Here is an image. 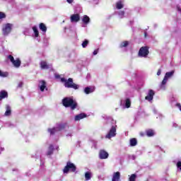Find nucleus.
I'll return each instance as SVG.
<instances>
[{"label":"nucleus","mask_w":181,"mask_h":181,"mask_svg":"<svg viewBox=\"0 0 181 181\" xmlns=\"http://www.w3.org/2000/svg\"><path fill=\"white\" fill-rule=\"evenodd\" d=\"M107 125L110 127L105 138L106 139H111L117 136V122L111 118L107 119Z\"/></svg>","instance_id":"nucleus-1"},{"label":"nucleus","mask_w":181,"mask_h":181,"mask_svg":"<svg viewBox=\"0 0 181 181\" xmlns=\"http://www.w3.org/2000/svg\"><path fill=\"white\" fill-rule=\"evenodd\" d=\"M62 105L66 108L70 107L71 110H76L77 108V102L74 101V99L71 97H66L62 100Z\"/></svg>","instance_id":"nucleus-2"},{"label":"nucleus","mask_w":181,"mask_h":181,"mask_svg":"<svg viewBox=\"0 0 181 181\" xmlns=\"http://www.w3.org/2000/svg\"><path fill=\"white\" fill-rule=\"evenodd\" d=\"M61 81L62 83H64V86L66 88H74V90H78L80 88V86L74 83L71 78H69L68 80L65 78H62Z\"/></svg>","instance_id":"nucleus-3"},{"label":"nucleus","mask_w":181,"mask_h":181,"mask_svg":"<svg viewBox=\"0 0 181 181\" xmlns=\"http://www.w3.org/2000/svg\"><path fill=\"white\" fill-rule=\"evenodd\" d=\"M67 127H69L67 123H61L56 127L48 129V132L50 134V135H54L55 134H57V132L62 131V129L67 128Z\"/></svg>","instance_id":"nucleus-4"},{"label":"nucleus","mask_w":181,"mask_h":181,"mask_svg":"<svg viewBox=\"0 0 181 181\" xmlns=\"http://www.w3.org/2000/svg\"><path fill=\"white\" fill-rule=\"evenodd\" d=\"M175 74V71H171L169 72H167L165 74V76L160 85V88H161V90H165L166 88V83H168V81L169 80V78H170L171 77H173V75Z\"/></svg>","instance_id":"nucleus-5"},{"label":"nucleus","mask_w":181,"mask_h":181,"mask_svg":"<svg viewBox=\"0 0 181 181\" xmlns=\"http://www.w3.org/2000/svg\"><path fill=\"white\" fill-rule=\"evenodd\" d=\"M13 29V24L12 23H6L2 25V33L4 36H8L12 32V30Z\"/></svg>","instance_id":"nucleus-6"},{"label":"nucleus","mask_w":181,"mask_h":181,"mask_svg":"<svg viewBox=\"0 0 181 181\" xmlns=\"http://www.w3.org/2000/svg\"><path fill=\"white\" fill-rule=\"evenodd\" d=\"M129 97H132V95H129L127 93L126 98L122 99L121 103L124 105V108H131V98Z\"/></svg>","instance_id":"nucleus-7"},{"label":"nucleus","mask_w":181,"mask_h":181,"mask_svg":"<svg viewBox=\"0 0 181 181\" xmlns=\"http://www.w3.org/2000/svg\"><path fill=\"white\" fill-rule=\"evenodd\" d=\"M76 165H74V163H71V162H68L66 163V165L64 167V170H63V173H69V171L71 170V172H76Z\"/></svg>","instance_id":"nucleus-8"},{"label":"nucleus","mask_w":181,"mask_h":181,"mask_svg":"<svg viewBox=\"0 0 181 181\" xmlns=\"http://www.w3.org/2000/svg\"><path fill=\"white\" fill-rule=\"evenodd\" d=\"M8 60H10V62H12L13 66H14V67H16V69H19V67H21V59H19L18 58H17L16 59H15V58H13V56L12 55H9L8 57Z\"/></svg>","instance_id":"nucleus-9"},{"label":"nucleus","mask_w":181,"mask_h":181,"mask_svg":"<svg viewBox=\"0 0 181 181\" xmlns=\"http://www.w3.org/2000/svg\"><path fill=\"white\" fill-rule=\"evenodd\" d=\"M149 54V48L148 47H142L139 51V57H148Z\"/></svg>","instance_id":"nucleus-10"},{"label":"nucleus","mask_w":181,"mask_h":181,"mask_svg":"<svg viewBox=\"0 0 181 181\" xmlns=\"http://www.w3.org/2000/svg\"><path fill=\"white\" fill-rule=\"evenodd\" d=\"M38 88H40V91L43 93L45 90H47V84L46 83V81L41 80L39 81Z\"/></svg>","instance_id":"nucleus-11"},{"label":"nucleus","mask_w":181,"mask_h":181,"mask_svg":"<svg viewBox=\"0 0 181 181\" xmlns=\"http://www.w3.org/2000/svg\"><path fill=\"white\" fill-rule=\"evenodd\" d=\"M82 22H83L82 28H87V25L90 23V17H88V16L87 15L83 16L82 17Z\"/></svg>","instance_id":"nucleus-12"},{"label":"nucleus","mask_w":181,"mask_h":181,"mask_svg":"<svg viewBox=\"0 0 181 181\" xmlns=\"http://www.w3.org/2000/svg\"><path fill=\"white\" fill-rule=\"evenodd\" d=\"M108 152L105 151V150H100L99 152V158L100 159H108Z\"/></svg>","instance_id":"nucleus-13"},{"label":"nucleus","mask_w":181,"mask_h":181,"mask_svg":"<svg viewBox=\"0 0 181 181\" xmlns=\"http://www.w3.org/2000/svg\"><path fill=\"white\" fill-rule=\"evenodd\" d=\"M153 95H155V91H153V90H149L145 100L147 101H152V100H153Z\"/></svg>","instance_id":"nucleus-14"},{"label":"nucleus","mask_w":181,"mask_h":181,"mask_svg":"<svg viewBox=\"0 0 181 181\" xmlns=\"http://www.w3.org/2000/svg\"><path fill=\"white\" fill-rule=\"evenodd\" d=\"M40 66L42 70H47V69H50V67H52V65L47 64L46 61H41Z\"/></svg>","instance_id":"nucleus-15"},{"label":"nucleus","mask_w":181,"mask_h":181,"mask_svg":"<svg viewBox=\"0 0 181 181\" xmlns=\"http://www.w3.org/2000/svg\"><path fill=\"white\" fill-rule=\"evenodd\" d=\"M12 115V109L9 105H6V112L4 113V117H11Z\"/></svg>","instance_id":"nucleus-16"},{"label":"nucleus","mask_w":181,"mask_h":181,"mask_svg":"<svg viewBox=\"0 0 181 181\" xmlns=\"http://www.w3.org/2000/svg\"><path fill=\"white\" fill-rule=\"evenodd\" d=\"M80 21V15L78 13L73 14L71 16V22L73 23H77Z\"/></svg>","instance_id":"nucleus-17"},{"label":"nucleus","mask_w":181,"mask_h":181,"mask_svg":"<svg viewBox=\"0 0 181 181\" xmlns=\"http://www.w3.org/2000/svg\"><path fill=\"white\" fill-rule=\"evenodd\" d=\"M39 29L42 32V35H45L46 32H47V27L43 23H40Z\"/></svg>","instance_id":"nucleus-18"},{"label":"nucleus","mask_w":181,"mask_h":181,"mask_svg":"<svg viewBox=\"0 0 181 181\" xmlns=\"http://www.w3.org/2000/svg\"><path fill=\"white\" fill-rule=\"evenodd\" d=\"M119 179H121V173L116 172L113 173L112 181H119Z\"/></svg>","instance_id":"nucleus-19"},{"label":"nucleus","mask_w":181,"mask_h":181,"mask_svg":"<svg viewBox=\"0 0 181 181\" xmlns=\"http://www.w3.org/2000/svg\"><path fill=\"white\" fill-rule=\"evenodd\" d=\"M95 88L92 86H88L84 88V93L85 94H91V93H94V90Z\"/></svg>","instance_id":"nucleus-20"},{"label":"nucleus","mask_w":181,"mask_h":181,"mask_svg":"<svg viewBox=\"0 0 181 181\" xmlns=\"http://www.w3.org/2000/svg\"><path fill=\"white\" fill-rule=\"evenodd\" d=\"M86 117H87L86 114L81 113L79 115H76L74 119L75 121H80L81 119L86 118Z\"/></svg>","instance_id":"nucleus-21"},{"label":"nucleus","mask_w":181,"mask_h":181,"mask_svg":"<svg viewBox=\"0 0 181 181\" xmlns=\"http://www.w3.org/2000/svg\"><path fill=\"white\" fill-rule=\"evenodd\" d=\"M54 150V147L53 146L52 144H50L48 150L47 151V156H50V155H53V151Z\"/></svg>","instance_id":"nucleus-22"},{"label":"nucleus","mask_w":181,"mask_h":181,"mask_svg":"<svg viewBox=\"0 0 181 181\" xmlns=\"http://www.w3.org/2000/svg\"><path fill=\"white\" fill-rule=\"evenodd\" d=\"M6 97H8V92L1 90L0 92V101L1 100H4V98H6Z\"/></svg>","instance_id":"nucleus-23"},{"label":"nucleus","mask_w":181,"mask_h":181,"mask_svg":"<svg viewBox=\"0 0 181 181\" xmlns=\"http://www.w3.org/2000/svg\"><path fill=\"white\" fill-rule=\"evenodd\" d=\"M116 8L117 9H122L124 8V1H119L116 3Z\"/></svg>","instance_id":"nucleus-24"},{"label":"nucleus","mask_w":181,"mask_h":181,"mask_svg":"<svg viewBox=\"0 0 181 181\" xmlns=\"http://www.w3.org/2000/svg\"><path fill=\"white\" fill-rule=\"evenodd\" d=\"M32 29L33 30L34 37H39V30H37V27L33 26L32 28Z\"/></svg>","instance_id":"nucleus-25"},{"label":"nucleus","mask_w":181,"mask_h":181,"mask_svg":"<svg viewBox=\"0 0 181 181\" xmlns=\"http://www.w3.org/2000/svg\"><path fill=\"white\" fill-rule=\"evenodd\" d=\"M130 146H136L138 144V141H136V139L133 138L131 139L129 141Z\"/></svg>","instance_id":"nucleus-26"},{"label":"nucleus","mask_w":181,"mask_h":181,"mask_svg":"<svg viewBox=\"0 0 181 181\" xmlns=\"http://www.w3.org/2000/svg\"><path fill=\"white\" fill-rule=\"evenodd\" d=\"M92 177L93 174L91 173V172H86L85 173V179L86 181L90 180Z\"/></svg>","instance_id":"nucleus-27"},{"label":"nucleus","mask_w":181,"mask_h":181,"mask_svg":"<svg viewBox=\"0 0 181 181\" xmlns=\"http://www.w3.org/2000/svg\"><path fill=\"white\" fill-rule=\"evenodd\" d=\"M147 136H153L155 135V130L148 129L146 132Z\"/></svg>","instance_id":"nucleus-28"},{"label":"nucleus","mask_w":181,"mask_h":181,"mask_svg":"<svg viewBox=\"0 0 181 181\" xmlns=\"http://www.w3.org/2000/svg\"><path fill=\"white\" fill-rule=\"evenodd\" d=\"M129 43L128 42V41H123L120 43L119 45V47H127V46H128Z\"/></svg>","instance_id":"nucleus-29"},{"label":"nucleus","mask_w":181,"mask_h":181,"mask_svg":"<svg viewBox=\"0 0 181 181\" xmlns=\"http://www.w3.org/2000/svg\"><path fill=\"white\" fill-rule=\"evenodd\" d=\"M136 180V174H132L129 178V181H135Z\"/></svg>","instance_id":"nucleus-30"},{"label":"nucleus","mask_w":181,"mask_h":181,"mask_svg":"<svg viewBox=\"0 0 181 181\" xmlns=\"http://www.w3.org/2000/svg\"><path fill=\"white\" fill-rule=\"evenodd\" d=\"M8 74H9L8 72H4L0 70V77H4V78L8 77Z\"/></svg>","instance_id":"nucleus-31"},{"label":"nucleus","mask_w":181,"mask_h":181,"mask_svg":"<svg viewBox=\"0 0 181 181\" xmlns=\"http://www.w3.org/2000/svg\"><path fill=\"white\" fill-rule=\"evenodd\" d=\"M88 40H85L83 42H82V47H83V49H86V47H87V46L88 45Z\"/></svg>","instance_id":"nucleus-32"},{"label":"nucleus","mask_w":181,"mask_h":181,"mask_svg":"<svg viewBox=\"0 0 181 181\" xmlns=\"http://www.w3.org/2000/svg\"><path fill=\"white\" fill-rule=\"evenodd\" d=\"M124 15H125V12L120 11L118 12V16L119 18H120V19H122V18H124Z\"/></svg>","instance_id":"nucleus-33"},{"label":"nucleus","mask_w":181,"mask_h":181,"mask_svg":"<svg viewBox=\"0 0 181 181\" xmlns=\"http://www.w3.org/2000/svg\"><path fill=\"white\" fill-rule=\"evenodd\" d=\"M5 18H6V14L2 11H0V19H5Z\"/></svg>","instance_id":"nucleus-34"},{"label":"nucleus","mask_w":181,"mask_h":181,"mask_svg":"<svg viewBox=\"0 0 181 181\" xmlns=\"http://www.w3.org/2000/svg\"><path fill=\"white\" fill-rule=\"evenodd\" d=\"M173 128H177L178 131H181V126H179L177 124L173 123Z\"/></svg>","instance_id":"nucleus-35"},{"label":"nucleus","mask_w":181,"mask_h":181,"mask_svg":"<svg viewBox=\"0 0 181 181\" xmlns=\"http://www.w3.org/2000/svg\"><path fill=\"white\" fill-rule=\"evenodd\" d=\"M177 168L181 170V161L177 163Z\"/></svg>","instance_id":"nucleus-36"},{"label":"nucleus","mask_w":181,"mask_h":181,"mask_svg":"<svg viewBox=\"0 0 181 181\" xmlns=\"http://www.w3.org/2000/svg\"><path fill=\"white\" fill-rule=\"evenodd\" d=\"M93 56H97L98 54V49H95L93 52Z\"/></svg>","instance_id":"nucleus-37"},{"label":"nucleus","mask_w":181,"mask_h":181,"mask_svg":"<svg viewBox=\"0 0 181 181\" xmlns=\"http://www.w3.org/2000/svg\"><path fill=\"white\" fill-rule=\"evenodd\" d=\"M18 87V88H21V87H23V82H19Z\"/></svg>","instance_id":"nucleus-38"},{"label":"nucleus","mask_w":181,"mask_h":181,"mask_svg":"<svg viewBox=\"0 0 181 181\" xmlns=\"http://www.w3.org/2000/svg\"><path fill=\"white\" fill-rule=\"evenodd\" d=\"M161 73H162V69H159L157 71V76H160Z\"/></svg>","instance_id":"nucleus-39"},{"label":"nucleus","mask_w":181,"mask_h":181,"mask_svg":"<svg viewBox=\"0 0 181 181\" xmlns=\"http://www.w3.org/2000/svg\"><path fill=\"white\" fill-rule=\"evenodd\" d=\"M74 0H66V1L68 2V4H73V1Z\"/></svg>","instance_id":"nucleus-40"},{"label":"nucleus","mask_w":181,"mask_h":181,"mask_svg":"<svg viewBox=\"0 0 181 181\" xmlns=\"http://www.w3.org/2000/svg\"><path fill=\"white\" fill-rule=\"evenodd\" d=\"M153 112L154 114H158V110L154 108V109L153 110Z\"/></svg>","instance_id":"nucleus-41"},{"label":"nucleus","mask_w":181,"mask_h":181,"mask_svg":"<svg viewBox=\"0 0 181 181\" xmlns=\"http://www.w3.org/2000/svg\"><path fill=\"white\" fill-rule=\"evenodd\" d=\"M132 159H133V160H135L136 159V156H132Z\"/></svg>","instance_id":"nucleus-42"},{"label":"nucleus","mask_w":181,"mask_h":181,"mask_svg":"<svg viewBox=\"0 0 181 181\" xmlns=\"http://www.w3.org/2000/svg\"><path fill=\"white\" fill-rule=\"evenodd\" d=\"M5 151V148L4 147H0V151L2 152Z\"/></svg>","instance_id":"nucleus-43"},{"label":"nucleus","mask_w":181,"mask_h":181,"mask_svg":"<svg viewBox=\"0 0 181 181\" xmlns=\"http://www.w3.org/2000/svg\"><path fill=\"white\" fill-rule=\"evenodd\" d=\"M158 116H159V117H160V119H161V118H162V115L158 114Z\"/></svg>","instance_id":"nucleus-44"},{"label":"nucleus","mask_w":181,"mask_h":181,"mask_svg":"<svg viewBox=\"0 0 181 181\" xmlns=\"http://www.w3.org/2000/svg\"><path fill=\"white\" fill-rule=\"evenodd\" d=\"M66 136H71V134H66Z\"/></svg>","instance_id":"nucleus-45"},{"label":"nucleus","mask_w":181,"mask_h":181,"mask_svg":"<svg viewBox=\"0 0 181 181\" xmlns=\"http://www.w3.org/2000/svg\"><path fill=\"white\" fill-rule=\"evenodd\" d=\"M145 37H146V33H145Z\"/></svg>","instance_id":"nucleus-46"},{"label":"nucleus","mask_w":181,"mask_h":181,"mask_svg":"<svg viewBox=\"0 0 181 181\" xmlns=\"http://www.w3.org/2000/svg\"><path fill=\"white\" fill-rule=\"evenodd\" d=\"M57 149H59V146L57 147Z\"/></svg>","instance_id":"nucleus-47"}]
</instances>
